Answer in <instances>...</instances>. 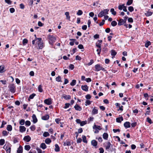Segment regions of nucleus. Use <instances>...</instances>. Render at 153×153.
Masks as SVG:
<instances>
[{
    "mask_svg": "<svg viewBox=\"0 0 153 153\" xmlns=\"http://www.w3.org/2000/svg\"><path fill=\"white\" fill-rule=\"evenodd\" d=\"M71 145V143L69 141H66L64 143L63 145L65 146H70Z\"/></svg>",
    "mask_w": 153,
    "mask_h": 153,
    "instance_id": "obj_26",
    "label": "nucleus"
},
{
    "mask_svg": "<svg viewBox=\"0 0 153 153\" xmlns=\"http://www.w3.org/2000/svg\"><path fill=\"white\" fill-rule=\"evenodd\" d=\"M102 66L101 65L98 64L95 65V69L94 70L96 71H98L101 70Z\"/></svg>",
    "mask_w": 153,
    "mask_h": 153,
    "instance_id": "obj_6",
    "label": "nucleus"
},
{
    "mask_svg": "<svg viewBox=\"0 0 153 153\" xmlns=\"http://www.w3.org/2000/svg\"><path fill=\"white\" fill-rule=\"evenodd\" d=\"M62 96L63 98L66 100H69L71 98V96L69 95H67L65 94H63L62 95Z\"/></svg>",
    "mask_w": 153,
    "mask_h": 153,
    "instance_id": "obj_13",
    "label": "nucleus"
},
{
    "mask_svg": "<svg viewBox=\"0 0 153 153\" xmlns=\"http://www.w3.org/2000/svg\"><path fill=\"white\" fill-rule=\"evenodd\" d=\"M76 83V80L74 79L72 82L70 83V85L71 86H74L75 85Z\"/></svg>",
    "mask_w": 153,
    "mask_h": 153,
    "instance_id": "obj_37",
    "label": "nucleus"
},
{
    "mask_svg": "<svg viewBox=\"0 0 153 153\" xmlns=\"http://www.w3.org/2000/svg\"><path fill=\"white\" fill-rule=\"evenodd\" d=\"M69 68L71 70H73L74 68V65L73 64H70L69 66Z\"/></svg>",
    "mask_w": 153,
    "mask_h": 153,
    "instance_id": "obj_59",
    "label": "nucleus"
},
{
    "mask_svg": "<svg viewBox=\"0 0 153 153\" xmlns=\"http://www.w3.org/2000/svg\"><path fill=\"white\" fill-rule=\"evenodd\" d=\"M124 126L126 128L130 127V123L128 122H126L124 124Z\"/></svg>",
    "mask_w": 153,
    "mask_h": 153,
    "instance_id": "obj_14",
    "label": "nucleus"
},
{
    "mask_svg": "<svg viewBox=\"0 0 153 153\" xmlns=\"http://www.w3.org/2000/svg\"><path fill=\"white\" fill-rule=\"evenodd\" d=\"M117 25V22L115 21H113L111 22V25L112 26L114 27Z\"/></svg>",
    "mask_w": 153,
    "mask_h": 153,
    "instance_id": "obj_40",
    "label": "nucleus"
},
{
    "mask_svg": "<svg viewBox=\"0 0 153 153\" xmlns=\"http://www.w3.org/2000/svg\"><path fill=\"white\" fill-rule=\"evenodd\" d=\"M30 129L32 131H34L36 129L35 126L34 125L30 127Z\"/></svg>",
    "mask_w": 153,
    "mask_h": 153,
    "instance_id": "obj_52",
    "label": "nucleus"
},
{
    "mask_svg": "<svg viewBox=\"0 0 153 153\" xmlns=\"http://www.w3.org/2000/svg\"><path fill=\"white\" fill-rule=\"evenodd\" d=\"M51 140L50 138H47L46 139L45 141V142L47 144H49L51 142Z\"/></svg>",
    "mask_w": 153,
    "mask_h": 153,
    "instance_id": "obj_34",
    "label": "nucleus"
},
{
    "mask_svg": "<svg viewBox=\"0 0 153 153\" xmlns=\"http://www.w3.org/2000/svg\"><path fill=\"white\" fill-rule=\"evenodd\" d=\"M26 128L24 126H20L19 127V131L21 132H23L26 130Z\"/></svg>",
    "mask_w": 153,
    "mask_h": 153,
    "instance_id": "obj_15",
    "label": "nucleus"
},
{
    "mask_svg": "<svg viewBox=\"0 0 153 153\" xmlns=\"http://www.w3.org/2000/svg\"><path fill=\"white\" fill-rule=\"evenodd\" d=\"M49 135V133L48 132H45L43 134V136L45 137L48 136Z\"/></svg>",
    "mask_w": 153,
    "mask_h": 153,
    "instance_id": "obj_47",
    "label": "nucleus"
},
{
    "mask_svg": "<svg viewBox=\"0 0 153 153\" xmlns=\"http://www.w3.org/2000/svg\"><path fill=\"white\" fill-rule=\"evenodd\" d=\"M133 2V0H129L126 3V5H129L131 4Z\"/></svg>",
    "mask_w": 153,
    "mask_h": 153,
    "instance_id": "obj_42",
    "label": "nucleus"
},
{
    "mask_svg": "<svg viewBox=\"0 0 153 153\" xmlns=\"http://www.w3.org/2000/svg\"><path fill=\"white\" fill-rule=\"evenodd\" d=\"M25 123V120L24 119L21 120L19 122V124L21 125H23Z\"/></svg>",
    "mask_w": 153,
    "mask_h": 153,
    "instance_id": "obj_46",
    "label": "nucleus"
},
{
    "mask_svg": "<svg viewBox=\"0 0 153 153\" xmlns=\"http://www.w3.org/2000/svg\"><path fill=\"white\" fill-rule=\"evenodd\" d=\"M98 113V109L96 107H94L92 111V114H97Z\"/></svg>",
    "mask_w": 153,
    "mask_h": 153,
    "instance_id": "obj_11",
    "label": "nucleus"
},
{
    "mask_svg": "<svg viewBox=\"0 0 153 153\" xmlns=\"http://www.w3.org/2000/svg\"><path fill=\"white\" fill-rule=\"evenodd\" d=\"M6 122L4 121L2 122L1 125L0 127V128H1L4 127V125L6 124Z\"/></svg>",
    "mask_w": 153,
    "mask_h": 153,
    "instance_id": "obj_53",
    "label": "nucleus"
},
{
    "mask_svg": "<svg viewBox=\"0 0 153 153\" xmlns=\"http://www.w3.org/2000/svg\"><path fill=\"white\" fill-rule=\"evenodd\" d=\"M4 67L3 66H0V73H2L4 72Z\"/></svg>",
    "mask_w": 153,
    "mask_h": 153,
    "instance_id": "obj_32",
    "label": "nucleus"
},
{
    "mask_svg": "<svg viewBox=\"0 0 153 153\" xmlns=\"http://www.w3.org/2000/svg\"><path fill=\"white\" fill-rule=\"evenodd\" d=\"M74 108L76 110L79 111H81L82 109L81 107L77 104L75 105Z\"/></svg>",
    "mask_w": 153,
    "mask_h": 153,
    "instance_id": "obj_10",
    "label": "nucleus"
},
{
    "mask_svg": "<svg viewBox=\"0 0 153 153\" xmlns=\"http://www.w3.org/2000/svg\"><path fill=\"white\" fill-rule=\"evenodd\" d=\"M106 143L107 145L105 146V149L107 150H109L110 149V151L111 152L114 151V149L113 148H110L111 147H112V145L111 144V143L109 142H106Z\"/></svg>",
    "mask_w": 153,
    "mask_h": 153,
    "instance_id": "obj_4",
    "label": "nucleus"
},
{
    "mask_svg": "<svg viewBox=\"0 0 153 153\" xmlns=\"http://www.w3.org/2000/svg\"><path fill=\"white\" fill-rule=\"evenodd\" d=\"M49 116L47 114L44 116H43L42 117V120H47L49 118Z\"/></svg>",
    "mask_w": 153,
    "mask_h": 153,
    "instance_id": "obj_23",
    "label": "nucleus"
},
{
    "mask_svg": "<svg viewBox=\"0 0 153 153\" xmlns=\"http://www.w3.org/2000/svg\"><path fill=\"white\" fill-rule=\"evenodd\" d=\"M78 48H79V49H84L83 46L82 44L79 45H78Z\"/></svg>",
    "mask_w": 153,
    "mask_h": 153,
    "instance_id": "obj_58",
    "label": "nucleus"
},
{
    "mask_svg": "<svg viewBox=\"0 0 153 153\" xmlns=\"http://www.w3.org/2000/svg\"><path fill=\"white\" fill-rule=\"evenodd\" d=\"M99 150L100 151V153H103L104 152V150L102 148H99Z\"/></svg>",
    "mask_w": 153,
    "mask_h": 153,
    "instance_id": "obj_64",
    "label": "nucleus"
},
{
    "mask_svg": "<svg viewBox=\"0 0 153 153\" xmlns=\"http://www.w3.org/2000/svg\"><path fill=\"white\" fill-rule=\"evenodd\" d=\"M70 104L69 103H66L65 104V106L64 107V108H67L69 107L70 105Z\"/></svg>",
    "mask_w": 153,
    "mask_h": 153,
    "instance_id": "obj_56",
    "label": "nucleus"
},
{
    "mask_svg": "<svg viewBox=\"0 0 153 153\" xmlns=\"http://www.w3.org/2000/svg\"><path fill=\"white\" fill-rule=\"evenodd\" d=\"M27 40L26 39H24L23 40V43L24 45L25 44H26L27 43Z\"/></svg>",
    "mask_w": 153,
    "mask_h": 153,
    "instance_id": "obj_63",
    "label": "nucleus"
},
{
    "mask_svg": "<svg viewBox=\"0 0 153 153\" xmlns=\"http://www.w3.org/2000/svg\"><path fill=\"white\" fill-rule=\"evenodd\" d=\"M123 118L122 116L119 118H117L116 119L117 122L118 123H121L122 121L123 120Z\"/></svg>",
    "mask_w": 153,
    "mask_h": 153,
    "instance_id": "obj_20",
    "label": "nucleus"
},
{
    "mask_svg": "<svg viewBox=\"0 0 153 153\" xmlns=\"http://www.w3.org/2000/svg\"><path fill=\"white\" fill-rule=\"evenodd\" d=\"M118 21V25L121 26L125 23V22H124L123 20V19H120Z\"/></svg>",
    "mask_w": 153,
    "mask_h": 153,
    "instance_id": "obj_16",
    "label": "nucleus"
},
{
    "mask_svg": "<svg viewBox=\"0 0 153 153\" xmlns=\"http://www.w3.org/2000/svg\"><path fill=\"white\" fill-rule=\"evenodd\" d=\"M85 105L87 106L88 105H89L91 104V102L89 100H87L85 101Z\"/></svg>",
    "mask_w": 153,
    "mask_h": 153,
    "instance_id": "obj_54",
    "label": "nucleus"
},
{
    "mask_svg": "<svg viewBox=\"0 0 153 153\" xmlns=\"http://www.w3.org/2000/svg\"><path fill=\"white\" fill-rule=\"evenodd\" d=\"M81 88L82 90L85 91H88V87L86 85H82Z\"/></svg>",
    "mask_w": 153,
    "mask_h": 153,
    "instance_id": "obj_9",
    "label": "nucleus"
},
{
    "mask_svg": "<svg viewBox=\"0 0 153 153\" xmlns=\"http://www.w3.org/2000/svg\"><path fill=\"white\" fill-rule=\"evenodd\" d=\"M12 126L11 125H8L7 126V129L9 131H10L12 130Z\"/></svg>",
    "mask_w": 153,
    "mask_h": 153,
    "instance_id": "obj_29",
    "label": "nucleus"
},
{
    "mask_svg": "<svg viewBox=\"0 0 153 153\" xmlns=\"http://www.w3.org/2000/svg\"><path fill=\"white\" fill-rule=\"evenodd\" d=\"M47 39L49 40V42L51 45H53L56 40V37L53 35L49 34L48 35Z\"/></svg>",
    "mask_w": 153,
    "mask_h": 153,
    "instance_id": "obj_2",
    "label": "nucleus"
},
{
    "mask_svg": "<svg viewBox=\"0 0 153 153\" xmlns=\"http://www.w3.org/2000/svg\"><path fill=\"white\" fill-rule=\"evenodd\" d=\"M94 62L93 60L91 59V60L90 62L88 63V65H91L94 63Z\"/></svg>",
    "mask_w": 153,
    "mask_h": 153,
    "instance_id": "obj_61",
    "label": "nucleus"
},
{
    "mask_svg": "<svg viewBox=\"0 0 153 153\" xmlns=\"http://www.w3.org/2000/svg\"><path fill=\"white\" fill-rule=\"evenodd\" d=\"M44 102L45 103L48 105H50L52 103L51 100V99H45L44 100Z\"/></svg>",
    "mask_w": 153,
    "mask_h": 153,
    "instance_id": "obj_7",
    "label": "nucleus"
},
{
    "mask_svg": "<svg viewBox=\"0 0 153 153\" xmlns=\"http://www.w3.org/2000/svg\"><path fill=\"white\" fill-rule=\"evenodd\" d=\"M128 10L131 12H132L134 11V9L133 7L130 6L128 7Z\"/></svg>",
    "mask_w": 153,
    "mask_h": 153,
    "instance_id": "obj_48",
    "label": "nucleus"
},
{
    "mask_svg": "<svg viewBox=\"0 0 153 153\" xmlns=\"http://www.w3.org/2000/svg\"><path fill=\"white\" fill-rule=\"evenodd\" d=\"M82 138L83 141L85 143H87V141L86 140V138L85 136V135H82Z\"/></svg>",
    "mask_w": 153,
    "mask_h": 153,
    "instance_id": "obj_31",
    "label": "nucleus"
},
{
    "mask_svg": "<svg viewBox=\"0 0 153 153\" xmlns=\"http://www.w3.org/2000/svg\"><path fill=\"white\" fill-rule=\"evenodd\" d=\"M10 11L11 13H13L15 11V9L13 8H11L10 9Z\"/></svg>",
    "mask_w": 153,
    "mask_h": 153,
    "instance_id": "obj_62",
    "label": "nucleus"
},
{
    "mask_svg": "<svg viewBox=\"0 0 153 153\" xmlns=\"http://www.w3.org/2000/svg\"><path fill=\"white\" fill-rule=\"evenodd\" d=\"M5 143V140L4 139H1L0 140V145H3Z\"/></svg>",
    "mask_w": 153,
    "mask_h": 153,
    "instance_id": "obj_41",
    "label": "nucleus"
},
{
    "mask_svg": "<svg viewBox=\"0 0 153 153\" xmlns=\"http://www.w3.org/2000/svg\"><path fill=\"white\" fill-rule=\"evenodd\" d=\"M31 139L29 135L25 136L23 138L24 140L27 142H29L30 140Z\"/></svg>",
    "mask_w": 153,
    "mask_h": 153,
    "instance_id": "obj_8",
    "label": "nucleus"
},
{
    "mask_svg": "<svg viewBox=\"0 0 153 153\" xmlns=\"http://www.w3.org/2000/svg\"><path fill=\"white\" fill-rule=\"evenodd\" d=\"M5 2L8 4H10L12 3L11 1L10 0H5Z\"/></svg>",
    "mask_w": 153,
    "mask_h": 153,
    "instance_id": "obj_60",
    "label": "nucleus"
},
{
    "mask_svg": "<svg viewBox=\"0 0 153 153\" xmlns=\"http://www.w3.org/2000/svg\"><path fill=\"white\" fill-rule=\"evenodd\" d=\"M151 44V42L149 41H148L146 42L145 43V47L146 48H148V46L150 45Z\"/></svg>",
    "mask_w": 153,
    "mask_h": 153,
    "instance_id": "obj_38",
    "label": "nucleus"
},
{
    "mask_svg": "<svg viewBox=\"0 0 153 153\" xmlns=\"http://www.w3.org/2000/svg\"><path fill=\"white\" fill-rule=\"evenodd\" d=\"M109 10L108 9L104 10H103L102 11L98 14V16L101 17L103 16H104L105 14H108Z\"/></svg>",
    "mask_w": 153,
    "mask_h": 153,
    "instance_id": "obj_3",
    "label": "nucleus"
},
{
    "mask_svg": "<svg viewBox=\"0 0 153 153\" xmlns=\"http://www.w3.org/2000/svg\"><path fill=\"white\" fill-rule=\"evenodd\" d=\"M85 98L88 99H90L91 98V96L89 94H88L85 96Z\"/></svg>",
    "mask_w": 153,
    "mask_h": 153,
    "instance_id": "obj_55",
    "label": "nucleus"
},
{
    "mask_svg": "<svg viewBox=\"0 0 153 153\" xmlns=\"http://www.w3.org/2000/svg\"><path fill=\"white\" fill-rule=\"evenodd\" d=\"M8 133L6 131H3L2 132V134L4 136H7Z\"/></svg>",
    "mask_w": 153,
    "mask_h": 153,
    "instance_id": "obj_45",
    "label": "nucleus"
},
{
    "mask_svg": "<svg viewBox=\"0 0 153 153\" xmlns=\"http://www.w3.org/2000/svg\"><path fill=\"white\" fill-rule=\"evenodd\" d=\"M32 117L33 123H36L37 122V119L36 115L35 114H33L32 115Z\"/></svg>",
    "mask_w": 153,
    "mask_h": 153,
    "instance_id": "obj_12",
    "label": "nucleus"
},
{
    "mask_svg": "<svg viewBox=\"0 0 153 153\" xmlns=\"http://www.w3.org/2000/svg\"><path fill=\"white\" fill-rule=\"evenodd\" d=\"M55 151L56 152H58L60 151L59 147L57 144L55 145Z\"/></svg>",
    "mask_w": 153,
    "mask_h": 153,
    "instance_id": "obj_25",
    "label": "nucleus"
},
{
    "mask_svg": "<svg viewBox=\"0 0 153 153\" xmlns=\"http://www.w3.org/2000/svg\"><path fill=\"white\" fill-rule=\"evenodd\" d=\"M10 91L12 93H14L16 91L14 85L13 84H10L8 86Z\"/></svg>",
    "mask_w": 153,
    "mask_h": 153,
    "instance_id": "obj_5",
    "label": "nucleus"
},
{
    "mask_svg": "<svg viewBox=\"0 0 153 153\" xmlns=\"http://www.w3.org/2000/svg\"><path fill=\"white\" fill-rule=\"evenodd\" d=\"M128 21L129 22L132 23L133 22V20L132 18H129L128 19Z\"/></svg>",
    "mask_w": 153,
    "mask_h": 153,
    "instance_id": "obj_57",
    "label": "nucleus"
},
{
    "mask_svg": "<svg viewBox=\"0 0 153 153\" xmlns=\"http://www.w3.org/2000/svg\"><path fill=\"white\" fill-rule=\"evenodd\" d=\"M70 40L71 41L69 43L70 45L71 46H73L74 45V43L75 41H76V40L75 39H70Z\"/></svg>",
    "mask_w": 153,
    "mask_h": 153,
    "instance_id": "obj_22",
    "label": "nucleus"
},
{
    "mask_svg": "<svg viewBox=\"0 0 153 153\" xmlns=\"http://www.w3.org/2000/svg\"><path fill=\"white\" fill-rule=\"evenodd\" d=\"M30 149V146L29 145H26L25 146V150L28 151Z\"/></svg>",
    "mask_w": 153,
    "mask_h": 153,
    "instance_id": "obj_36",
    "label": "nucleus"
},
{
    "mask_svg": "<svg viewBox=\"0 0 153 153\" xmlns=\"http://www.w3.org/2000/svg\"><path fill=\"white\" fill-rule=\"evenodd\" d=\"M87 123V121H82L81 122L80 126H83L85 125Z\"/></svg>",
    "mask_w": 153,
    "mask_h": 153,
    "instance_id": "obj_49",
    "label": "nucleus"
},
{
    "mask_svg": "<svg viewBox=\"0 0 153 153\" xmlns=\"http://www.w3.org/2000/svg\"><path fill=\"white\" fill-rule=\"evenodd\" d=\"M152 13H153L152 12L148 11L146 13H145V15L147 16H151Z\"/></svg>",
    "mask_w": 153,
    "mask_h": 153,
    "instance_id": "obj_28",
    "label": "nucleus"
},
{
    "mask_svg": "<svg viewBox=\"0 0 153 153\" xmlns=\"http://www.w3.org/2000/svg\"><path fill=\"white\" fill-rule=\"evenodd\" d=\"M22 152L23 147L22 146L20 145L17 150V152L18 153H22Z\"/></svg>",
    "mask_w": 153,
    "mask_h": 153,
    "instance_id": "obj_17",
    "label": "nucleus"
},
{
    "mask_svg": "<svg viewBox=\"0 0 153 153\" xmlns=\"http://www.w3.org/2000/svg\"><path fill=\"white\" fill-rule=\"evenodd\" d=\"M35 95L36 94L34 93H33L32 94H31L29 97V98L28 99V100L30 101V99H33Z\"/></svg>",
    "mask_w": 153,
    "mask_h": 153,
    "instance_id": "obj_39",
    "label": "nucleus"
},
{
    "mask_svg": "<svg viewBox=\"0 0 153 153\" xmlns=\"http://www.w3.org/2000/svg\"><path fill=\"white\" fill-rule=\"evenodd\" d=\"M31 123L29 121L27 120L25 122V124L26 126H29L30 125Z\"/></svg>",
    "mask_w": 153,
    "mask_h": 153,
    "instance_id": "obj_50",
    "label": "nucleus"
},
{
    "mask_svg": "<svg viewBox=\"0 0 153 153\" xmlns=\"http://www.w3.org/2000/svg\"><path fill=\"white\" fill-rule=\"evenodd\" d=\"M91 144L92 146H95L97 145V143L96 140H93L91 141Z\"/></svg>",
    "mask_w": 153,
    "mask_h": 153,
    "instance_id": "obj_18",
    "label": "nucleus"
},
{
    "mask_svg": "<svg viewBox=\"0 0 153 153\" xmlns=\"http://www.w3.org/2000/svg\"><path fill=\"white\" fill-rule=\"evenodd\" d=\"M111 55L113 56H114L117 54V52L114 50H111Z\"/></svg>",
    "mask_w": 153,
    "mask_h": 153,
    "instance_id": "obj_35",
    "label": "nucleus"
},
{
    "mask_svg": "<svg viewBox=\"0 0 153 153\" xmlns=\"http://www.w3.org/2000/svg\"><path fill=\"white\" fill-rule=\"evenodd\" d=\"M36 42V45L38 49H41L43 46V43L42 39L41 38H36L32 41L33 45H34Z\"/></svg>",
    "mask_w": 153,
    "mask_h": 153,
    "instance_id": "obj_1",
    "label": "nucleus"
},
{
    "mask_svg": "<svg viewBox=\"0 0 153 153\" xmlns=\"http://www.w3.org/2000/svg\"><path fill=\"white\" fill-rule=\"evenodd\" d=\"M93 129H97L99 130H101V128L100 126H97L95 124H94L93 126Z\"/></svg>",
    "mask_w": 153,
    "mask_h": 153,
    "instance_id": "obj_21",
    "label": "nucleus"
},
{
    "mask_svg": "<svg viewBox=\"0 0 153 153\" xmlns=\"http://www.w3.org/2000/svg\"><path fill=\"white\" fill-rule=\"evenodd\" d=\"M102 137L105 140H107L108 137V134L107 133H104L102 135Z\"/></svg>",
    "mask_w": 153,
    "mask_h": 153,
    "instance_id": "obj_19",
    "label": "nucleus"
},
{
    "mask_svg": "<svg viewBox=\"0 0 153 153\" xmlns=\"http://www.w3.org/2000/svg\"><path fill=\"white\" fill-rule=\"evenodd\" d=\"M38 91L40 92H42L43 90L42 88V86L41 85H39L38 88Z\"/></svg>",
    "mask_w": 153,
    "mask_h": 153,
    "instance_id": "obj_33",
    "label": "nucleus"
},
{
    "mask_svg": "<svg viewBox=\"0 0 153 153\" xmlns=\"http://www.w3.org/2000/svg\"><path fill=\"white\" fill-rule=\"evenodd\" d=\"M40 147L42 149H44L46 148L47 146L45 143H42L41 144Z\"/></svg>",
    "mask_w": 153,
    "mask_h": 153,
    "instance_id": "obj_27",
    "label": "nucleus"
},
{
    "mask_svg": "<svg viewBox=\"0 0 153 153\" xmlns=\"http://www.w3.org/2000/svg\"><path fill=\"white\" fill-rule=\"evenodd\" d=\"M147 122L151 124L152 123V121L151 119L149 117H148L146 118Z\"/></svg>",
    "mask_w": 153,
    "mask_h": 153,
    "instance_id": "obj_51",
    "label": "nucleus"
},
{
    "mask_svg": "<svg viewBox=\"0 0 153 153\" xmlns=\"http://www.w3.org/2000/svg\"><path fill=\"white\" fill-rule=\"evenodd\" d=\"M56 80L58 82H62L61 77L60 76H58V77H56Z\"/></svg>",
    "mask_w": 153,
    "mask_h": 153,
    "instance_id": "obj_43",
    "label": "nucleus"
},
{
    "mask_svg": "<svg viewBox=\"0 0 153 153\" xmlns=\"http://www.w3.org/2000/svg\"><path fill=\"white\" fill-rule=\"evenodd\" d=\"M65 15L66 16V19L68 20H70V16H69V12H66L65 13Z\"/></svg>",
    "mask_w": 153,
    "mask_h": 153,
    "instance_id": "obj_24",
    "label": "nucleus"
},
{
    "mask_svg": "<svg viewBox=\"0 0 153 153\" xmlns=\"http://www.w3.org/2000/svg\"><path fill=\"white\" fill-rule=\"evenodd\" d=\"M83 13L82 11L81 10H79L77 13V14L78 15L80 16L82 15Z\"/></svg>",
    "mask_w": 153,
    "mask_h": 153,
    "instance_id": "obj_44",
    "label": "nucleus"
},
{
    "mask_svg": "<svg viewBox=\"0 0 153 153\" xmlns=\"http://www.w3.org/2000/svg\"><path fill=\"white\" fill-rule=\"evenodd\" d=\"M110 12L114 16L116 14V12L114 11V8L111 9Z\"/></svg>",
    "mask_w": 153,
    "mask_h": 153,
    "instance_id": "obj_30",
    "label": "nucleus"
}]
</instances>
